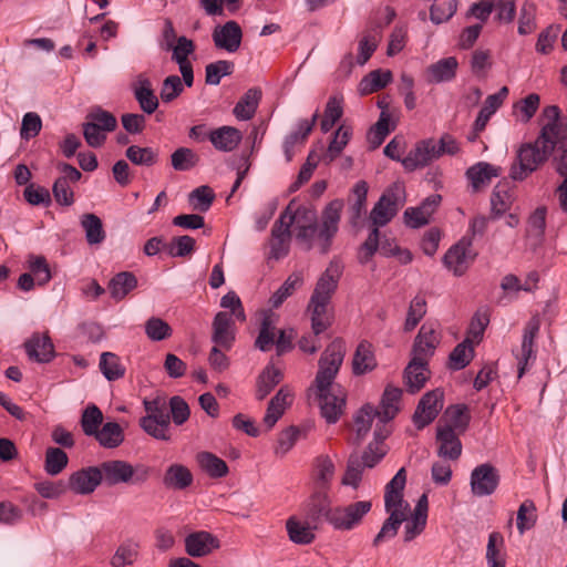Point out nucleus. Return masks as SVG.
Listing matches in <instances>:
<instances>
[{"instance_id": "69168bd1", "label": "nucleus", "mask_w": 567, "mask_h": 567, "mask_svg": "<svg viewBox=\"0 0 567 567\" xmlns=\"http://www.w3.org/2000/svg\"><path fill=\"white\" fill-rule=\"evenodd\" d=\"M196 50L195 43L185 35L178 37L177 42L169 48L172 60L179 65L190 64L188 56Z\"/></svg>"}, {"instance_id": "473e14b6", "label": "nucleus", "mask_w": 567, "mask_h": 567, "mask_svg": "<svg viewBox=\"0 0 567 567\" xmlns=\"http://www.w3.org/2000/svg\"><path fill=\"white\" fill-rule=\"evenodd\" d=\"M498 175L499 168L486 162H478L466 171V177L471 182L473 192H478L482 187L487 186L492 178Z\"/></svg>"}, {"instance_id": "58836bf2", "label": "nucleus", "mask_w": 567, "mask_h": 567, "mask_svg": "<svg viewBox=\"0 0 567 567\" xmlns=\"http://www.w3.org/2000/svg\"><path fill=\"white\" fill-rule=\"evenodd\" d=\"M390 70H373L362 78L358 91L361 95H369L384 89L392 81Z\"/></svg>"}, {"instance_id": "49530a36", "label": "nucleus", "mask_w": 567, "mask_h": 567, "mask_svg": "<svg viewBox=\"0 0 567 567\" xmlns=\"http://www.w3.org/2000/svg\"><path fill=\"white\" fill-rule=\"evenodd\" d=\"M81 226L85 231V239L89 245H99L104 241L106 234L99 216L92 213L83 214Z\"/></svg>"}, {"instance_id": "1a4fd4ad", "label": "nucleus", "mask_w": 567, "mask_h": 567, "mask_svg": "<svg viewBox=\"0 0 567 567\" xmlns=\"http://www.w3.org/2000/svg\"><path fill=\"white\" fill-rule=\"evenodd\" d=\"M292 204L293 200L281 212L279 218L272 225L268 259L280 260L289 254L291 241L290 227L296 221V214H292L291 209Z\"/></svg>"}, {"instance_id": "412c9836", "label": "nucleus", "mask_w": 567, "mask_h": 567, "mask_svg": "<svg viewBox=\"0 0 567 567\" xmlns=\"http://www.w3.org/2000/svg\"><path fill=\"white\" fill-rule=\"evenodd\" d=\"M24 349L30 360L48 363L55 357L54 346L48 333H33L25 342Z\"/></svg>"}, {"instance_id": "39448f33", "label": "nucleus", "mask_w": 567, "mask_h": 567, "mask_svg": "<svg viewBox=\"0 0 567 567\" xmlns=\"http://www.w3.org/2000/svg\"><path fill=\"white\" fill-rule=\"evenodd\" d=\"M342 272V262L333 258L316 284L307 308L310 312L311 329L316 334L324 332L332 324L328 306L338 288Z\"/></svg>"}, {"instance_id": "c03bdc74", "label": "nucleus", "mask_w": 567, "mask_h": 567, "mask_svg": "<svg viewBox=\"0 0 567 567\" xmlns=\"http://www.w3.org/2000/svg\"><path fill=\"white\" fill-rule=\"evenodd\" d=\"M391 116L389 112L382 111L379 120L368 132V142L372 150L378 148L391 131L395 130V123L390 124Z\"/></svg>"}, {"instance_id": "603ef678", "label": "nucleus", "mask_w": 567, "mask_h": 567, "mask_svg": "<svg viewBox=\"0 0 567 567\" xmlns=\"http://www.w3.org/2000/svg\"><path fill=\"white\" fill-rule=\"evenodd\" d=\"M474 355L472 341L466 338L463 342L458 343L449 357V367L454 371H458L467 367Z\"/></svg>"}, {"instance_id": "2eb2a0df", "label": "nucleus", "mask_w": 567, "mask_h": 567, "mask_svg": "<svg viewBox=\"0 0 567 567\" xmlns=\"http://www.w3.org/2000/svg\"><path fill=\"white\" fill-rule=\"evenodd\" d=\"M212 328V341L223 350H230L236 340L235 321L231 315L225 311L217 312L214 317Z\"/></svg>"}, {"instance_id": "9b49d317", "label": "nucleus", "mask_w": 567, "mask_h": 567, "mask_svg": "<svg viewBox=\"0 0 567 567\" xmlns=\"http://www.w3.org/2000/svg\"><path fill=\"white\" fill-rule=\"evenodd\" d=\"M371 508L370 501H358L347 506L334 507L330 516V524L338 530H351L361 524Z\"/></svg>"}, {"instance_id": "6e6552de", "label": "nucleus", "mask_w": 567, "mask_h": 567, "mask_svg": "<svg viewBox=\"0 0 567 567\" xmlns=\"http://www.w3.org/2000/svg\"><path fill=\"white\" fill-rule=\"evenodd\" d=\"M83 136L89 146L97 148L106 141V133L117 127L116 117L101 106H93L86 114V121L82 124Z\"/></svg>"}, {"instance_id": "bb28decb", "label": "nucleus", "mask_w": 567, "mask_h": 567, "mask_svg": "<svg viewBox=\"0 0 567 567\" xmlns=\"http://www.w3.org/2000/svg\"><path fill=\"white\" fill-rule=\"evenodd\" d=\"M208 140L220 152L234 151L243 140L241 132L234 126H220L208 133Z\"/></svg>"}, {"instance_id": "37998d69", "label": "nucleus", "mask_w": 567, "mask_h": 567, "mask_svg": "<svg viewBox=\"0 0 567 567\" xmlns=\"http://www.w3.org/2000/svg\"><path fill=\"white\" fill-rule=\"evenodd\" d=\"M444 416L447 419V424L458 434H463L470 426L471 414L468 406L464 403L452 404L446 408Z\"/></svg>"}, {"instance_id": "680f3d73", "label": "nucleus", "mask_w": 567, "mask_h": 567, "mask_svg": "<svg viewBox=\"0 0 567 567\" xmlns=\"http://www.w3.org/2000/svg\"><path fill=\"white\" fill-rule=\"evenodd\" d=\"M125 156L134 165L153 166L158 159L157 153L152 147H140L137 145L128 146Z\"/></svg>"}, {"instance_id": "4c0bfd02", "label": "nucleus", "mask_w": 567, "mask_h": 567, "mask_svg": "<svg viewBox=\"0 0 567 567\" xmlns=\"http://www.w3.org/2000/svg\"><path fill=\"white\" fill-rule=\"evenodd\" d=\"M282 372L274 364H267L257 378L256 399L262 401L282 380Z\"/></svg>"}, {"instance_id": "9d476101", "label": "nucleus", "mask_w": 567, "mask_h": 567, "mask_svg": "<svg viewBox=\"0 0 567 567\" xmlns=\"http://www.w3.org/2000/svg\"><path fill=\"white\" fill-rule=\"evenodd\" d=\"M444 405V391L440 388L427 391L420 399L412 415L413 424L417 430L430 425L440 414Z\"/></svg>"}, {"instance_id": "c9c22d12", "label": "nucleus", "mask_w": 567, "mask_h": 567, "mask_svg": "<svg viewBox=\"0 0 567 567\" xmlns=\"http://www.w3.org/2000/svg\"><path fill=\"white\" fill-rule=\"evenodd\" d=\"M140 556V543L134 538H126L116 548L111 558L112 567H132Z\"/></svg>"}, {"instance_id": "79ce46f5", "label": "nucleus", "mask_w": 567, "mask_h": 567, "mask_svg": "<svg viewBox=\"0 0 567 567\" xmlns=\"http://www.w3.org/2000/svg\"><path fill=\"white\" fill-rule=\"evenodd\" d=\"M192 472L182 464H172L171 466H168L163 477V484L167 488L178 491L187 488L188 486L192 485Z\"/></svg>"}, {"instance_id": "aec40b11", "label": "nucleus", "mask_w": 567, "mask_h": 567, "mask_svg": "<svg viewBox=\"0 0 567 567\" xmlns=\"http://www.w3.org/2000/svg\"><path fill=\"white\" fill-rule=\"evenodd\" d=\"M101 483L102 476L99 466H89L72 473L66 488L75 494L87 495L93 493Z\"/></svg>"}, {"instance_id": "20e7f679", "label": "nucleus", "mask_w": 567, "mask_h": 567, "mask_svg": "<svg viewBox=\"0 0 567 567\" xmlns=\"http://www.w3.org/2000/svg\"><path fill=\"white\" fill-rule=\"evenodd\" d=\"M403 205V185L394 183L385 188L370 212L369 218L373 225V228L370 230L368 238L360 247V264H368L374 256L379 246V227L388 225Z\"/></svg>"}, {"instance_id": "dca6fc26", "label": "nucleus", "mask_w": 567, "mask_h": 567, "mask_svg": "<svg viewBox=\"0 0 567 567\" xmlns=\"http://www.w3.org/2000/svg\"><path fill=\"white\" fill-rule=\"evenodd\" d=\"M442 196L432 194L427 196L419 206L405 209L403 217L406 226L411 228H420L430 223L431 216L439 208Z\"/></svg>"}, {"instance_id": "0e129e2a", "label": "nucleus", "mask_w": 567, "mask_h": 567, "mask_svg": "<svg viewBox=\"0 0 567 567\" xmlns=\"http://www.w3.org/2000/svg\"><path fill=\"white\" fill-rule=\"evenodd\" d=\"M426 313V300L423 296H415L408 310L406 319L404 322V330L412 331Z\"/></svg>"}, {"instance_id": "f3484780", "label": "nucleus", "mask_w": 567, "mask_h": 567, "mask_svg": "<svg viewBox=\"0 0 567 567\" xmlns=\"http://www.w3.org/2000/svg\"><path fill=\"white\" fill-rule=\"evenodd\" d=\"M306 519L317 528L322 522L330 524V516L333 508L330 505V498L326 491H318L311 495L303 506Z\"/></svg>"}, {"instance_id": "6ab92c4d", "label": "nucleus", "mask_w": 567, "mask_h": 567, "mask_svg": "<svg viewBox=\"0 0 567 567\" xmlns=\"http://www.w3.org/2000/svg\"><path fill=\"white\" fill-rule=\"evenodd\" d=\"M212 37L217 49L234 53L241 44L243 31L236 21L230 20L223 25L215 27Z\"/></svg>"}, {"instance_id": "f8f14e48", "label": "nucleus", "mask_w": 567, "mask_h": 567, "mask_svg": "<svg viewBox=\"0 0 567 567\" xmlns=\"http://www.w3.org/2000/svg\"><path fill=\"white\" fill-rule=\"evenodd\" d=\"M501 482L498 470L491 463L477 465L471 473L470 485L474 496L484 497L495 493Z\"/></svg>"}, {"instance_id": "4468645a", "label": "nucleus", "mask_w": 567, "mask_h": 567, "mask_svg": "<svg viewBox=\"0 0 567 567\" xmlns=\"http://www.w3.org/2000/svg\"><path fill=\"white\" fill-rule=\"evenodd\" d=\"M441 156L437 142L433 138H427L416 143L415 147L403 158L402 165L406 171L413 172L429 165Z\"/></svg>"}, {"instance_id": "6e6d98bb", "label": "nucleus", "mask_w": 567, "mask_h": 567, "mask_svg": "<svg viewBox=\"0 0 567 567\" xmlns=\"http://www.w3.org/2000/svg\"><path fill=\"white\" fill-rule=\"evenodd\" d=\"M378 410L371 404H364L354 416L355 434L358 442H361L369 433Z\"/></svg>"}, {"instance_id": "3c124183", "label": "nucleus", "mask_w": 567, "mask_h": 567, "mask_svg": "<svg viewBox=\"0 0 567 567\" xmlns=\"http://www.w3.org/2000/svg\"><path fill=\"white\" fill-rule=\"evenodd\" d=\"M308 520L307 524H301L296 517H289L286 522L289 539L299 545L311 544L315 540V534Z\"/></svg>"}, {"instance_id": "4d7b16f0", "label": "nucleus", "mask_w": 567, "mask_h": 567, "mask_svg": "<svg viewBox=\"0 0 567 567\" xmlns=\"http://www.w3.org/2000/svg\"><path fill=\"white\" fill-rule=\"evenodd\" d=\"M69 457L60 447H48L45 451L44 470L51 475L60 474L68 465Z\"/></svg>"}, {"instance_id": "c756f323", "label": "nucleus", "mask_w": 567, "mask_h": 567, "mask_svg": "<svg viewBox=\"0 0 567 567\" xmlns=\"http://www.w3.org/2000/svg\"><path fill=\"white\" fill-rule=\"evenodd\" d=\"M429 365L411 360L403 372L406 391L411 394L419 392L429 380Z\"/></svg>"}, {"instance_id": "8fccbe9b", "label": "nucleus", "mask_w": 567, "mask_h": 567, "mask_svg": "<svg viewBox=\"0 0 567 567\" xmlns=\"http://www.w3.org/2000/svg\"><path fill=\"white\" fill-rule=\"evenodd\" d=\"M406 520V514L404 509H394L389 517L382 524L380 532L373 539V546H379L386 539H391L396 536L398 530L403 522Z\"/></svg>"}, {"instance_id": "72a5a7b5", "label": "nucleus", "mask_w": 567, "mask_h": 567, "mask_svg": "<svg viewBox=\"0 0 567 567\" xmlns=\"http://www.w3.org/2000/svg\"><path fill=\"white\" fill-rule=\"evenodd\" d=\"M377 368V360L372 344L365 340L361 341L354 352L352 371L354 375H362Z\"/></svg>"}, {"instance_id": "338daca9", "label": "nucleus", "mask_w": 567, "mask_h": 567, "mask_svg": "<svg viewBox=\"0 0 567 567\" xmlns=\"http://www.w3.org/2000/svg\"><path fill=\"white\" fill-rule=\"evenodd\" d=\"M352 136V130L350 126L340 125L339 128L334 132L333 137L328 146L327 156L330 161H333L338 157Z\"/></svg>"}, {"instance_id": "864d4df0", "label": "nucleus", "mask_w": 567, "mask_h": 567, "mask_svg": "<svg viewBox=\"0 0 567 567\" xmlns=\"http://www.w3.org/2000/svg\"><path fill=\"white\" fill-rule=\"evenodd\" d=\"M100 370L109 381H115L124 377L125 368L121 359L113 352H103L99 363Z\"/></svg>"}, {"instance_id": "423d86ee", "label": "nucleus", "mask_w": 567, "mask_h": 567, "mask_svg": "<svg viewBox=\"0 0 567 567\" xmlns=\"http://www.w3.org/2000/svg\"><path fill=\"white\" fill-rule=\"evenodd\" d=\"M102 482L107 486L131 484L140 486L145 484L152 474V468L145 464L132 465L123 460H110L99 465Z\"/></svg>"}, {"instance_id": "f03ea898", "label": "nucleus", "mask_w": 567, "mask_h": 567, "mask_svg": "<svg viewBox=\"0 0 567 567\" xmlns=\"http://www.w3.org/2000/svg\"><path fill=\"white\" fill-rule=\"evenodd\" d=\"M344 354V341L337 338L326 348L318 362L319 369L313 386L320 414L329 424H334L339 421L347 403L346 390L340 384L333 383L343 362Z\"/></svg>"}, {"instance_id": "a19ab883", "label": "nucleus", "mask_w": 567, "mask_h": 567, "mask_svg": "<svg viewBox=\"0 0 567 567\" xmlns=\"http://www.w3.org/2000/svg\"><path fill=\"white\" fill-rule=\"evenodd\" d=\"M505 539L501 532H492L488 535L486 546V561L488 567H505Z\"/></svg>"}, {"instance_id": "2f4dec72", "label": "nucleus", "mask_w": 567, "mask_h": 567, "mask_svg": "<svg viewBox=\"0 0 567 567\" xmlns=\"http://www.w3.org/2000/svg\"><path fill=\"white\" fill-rule=\"evenodd\" d=\"M369 185L365 181L357 182L351 189L350 207H349V220L352 226H357L362 218V215L367 209V196Z\"/></svg>"}, {"instance_id": "b1692460", "label": "nucleus", "mask_w": 567, "mask_h": 567, "mask_svg": "<svg viewBox=\"0 0 567 567\" xmlns=\"http://www.w3.org/2000/svg\"><path fill=\"white\" fill-rule=\"evenodd\" d=\"M218 547V539L208 532H195L185 538V550L190 557L206 556Z\"/></svg>"}, {"instance_id": "7c9ffc66", "label": "nucleus", "mask_w": 567, "mask_h": 567, "mask_svg": "<svg viewBox=\"0 0 567 567\" xmlns=\"http://www.w3.org/2000/svg\"><path fill=\"white\" fill-rule=\"evenodd\" d=\"M134 97L141 110L146 114H153L158 107V99L152 89L150 79L140 76L133 87Z\"/></svg>"}, {"instance_id": "cd10ccee", "label": "nucleus", "mask_w": 567, "mask_h": 567, "mask_svg": "<svg viewBox=\"0 0 567 567\" xmlns=\"http://www.w3.org/2000/svg\"><path fill=\"white\" fill-rule=\"evenodd\" d=\"M402 389L388 384L381 396L378 417L381 423H386L395 417L399 412V402L402 398Z\"/></svg>"}, {"instance_id": "7ed1b4c3", "label": "nucleus", "mask_w": 567, "mask_h": 567, "mask_svg": "<svg viewBox=\"0 0 567 567\" xmlns=\"http://www.w3.org/2000/svg\"><path fill=\"white\" fill-rule=\"evenodd\" d=\"M343 209V200L333 199L323 209L321 215V223L318 226L316 223L315 212L305 206H299L292 214L297 218H303L308 224L297 225L296 238L300 241L307 243V249L312 248V239L317 235L320 252L326 255L329 252L332 240L339 230V223L341 219V212Z\"/></svg>"}, {"instance_id": "f704fd0d", "label": "nucleus", "mask_w": 567, "mask_h": 567, "mask_svg": "<svg viewBox=\"0 0 567 567\" xmlns=\"http://www.w3.org/2000/svg\"><path fill=\"white\" fill-rule=\"evenodd\" d=\"M137 287V278L131 271H121L114 275L109 281L107 289L111 298L115 301L123 300Z\"/></svg>"}, {"instance_id": "a18cd8bd", "label": "nucleus", "mask_w": 567, "mask_h": 567, "mask_svg": "<svg viewBox=\"0 0 567 567\" xmlns=\"http://www.w3.org/2000/svg\"><path fill=\"white\" fill-rule=\"evenodd\" d=\"M200 468L212 478H221L228 474L227 463L210 452H200L197 455Z\"/></svg>"}, {"instance_id": "5fc2aeb1", "label": "nucleus", "mask_w": 567, "mask_h": 567, "mask_svg": "<svg viewBox=\"0 0 567 567\" xmlns=\"http://www.w3.org/2000/svg\"><path fill=\"white\" fill-rule=\"evenodd\" d=\"M235 64L231 61L218 60L205 66V83L208 85H218L221 78L231 75Z\"/></svg>"}, {"instance_id": "ea45409f", "label": "nucleus", "mask_w": 567, "mask_h": 567, "mask_svg": "<svg viewBox=\"0 0 567 567\" xmlns=\"http://www.w3.org/2000/svg\"><path fill=\"white\" fill-rule=\"evenodd\" d=\"M261 90L259 87H251L240 97L236 103L233 113L240 121L250 120L258 107L261 99Z\"/></svg>"}, {"instance_id": "ddd939ff", "label": "nucleus", "mask_w": 567, "mask_h": 567, "mask_svg": "<svg viewBox=\"0 0 567 567\" xmlns=\"http://www.w3.org/2000/svg\"><path fill=\"white\" fill-rule=\"evenodd\" d=\"M440 342L441 337L435 328L430 323L422 324L413 342L411 360L429 365Z\"/></svg>"}, {"instance_id": "c85d7f7f", "label": "nucleus", "mask_w": 567, "mask_h": 567, "mask_svg": "<svg viewBox=\"0 0 567 567\" xmlns=\"http://www.w3.org/2000/svg\"><path fill=\"white\" fill-rule=\"evenodd\" d=\"M427 509H429V502L426 494H423L420 496L415 507L414 512L412 514V517L410 520L405 524V533H404V540L411 542L414 539L417 535H420L426 525L427 519Z\"/></svg>"}, {"instance_id": "774afa93", "label": "nucleus", "mask_w": 567, "mask_h": 567, "mask_svg": "<svg viewBox=\"0 0 567 567\" xmlns=\"http://www.w3.org/2000/svg\"><path fill=\"white\" fill-rule=\"evenodd\" d=\"M145 333L152 341H162L173 333L171 326L158 317H151L145 322Z\"/></svg>"}, {"instance_id": "de8ad7c7", "label": "nucleus", "mask_w": 567, "mask_h": 567, "mask_svg": "<svg viewBox=\"0 0 567 567\" xmlns=\"http://www.w3.org/2000/svg\"><path fill=\"white\" fill-rule=\"evenodd\" d=\"M101 446L105 449H115L124 441L123 429L117 422H107L99 429L97 434L93 435Z\"/></svg>"}, {"instance_id": "052dcab7", "label": "nucleus", "mask_w": 567, "mask_h": 567, "mask_svg": "<svg viewBox=\"0 0 567 567\" xmlns=\"http://www.w3.org/2000/svg\"><path fill=\"white\" fill-rule=\"evenodd\" d=\"M102 422L103 413L95 404L89 405L83 411L81 417V426L85 435L93 436L94 434H97Z\"/></svg>"}, {"instance_id": "5701e85b", "label": "nucleus", "mask_w": 567, "mask_h": 567, "mask_svg": "<svg viewBox=\"0 0 567 567\" xmlns=\"http://www.w3.org/2000/svg\"><path fill=\"white\" fill-rule=\"evenodd\" d=\"M539 331V322L537 320H530L523 333L520 351L517 354L518 360V378H522L527 369L530 360L536 359L534 351V340Z\"/></svg>"}, {"instance_id": "e433bc0d", "label": "nucleus", "mask_w": 567, "mask_h": 567, "mask_svg": "<svg viewBox=\"0 0 567 567\" xmlns=\"http://www.w3.org/2000/svg\"><path fill=\"white\" fill-rule=\"evenodd\" d=\"M381 24L370 25V28L364 32L363 37L359 41V52L357 56L358 64L363 65L369 61L378 48L381 40Z\"/></svg>"}, {"instance_id": "a878e982", "label": "nucleus", "mask_w": 567, "mask_h": 567, "mask_svg": "<svg viewBox=\"0 0 567 567\" xmlns=\"http://www.w3.org/2000/svg\"><path fill=\"white\" fill-rule=\"evenodd\" d=\"M292 402V395L287 386H281L278 392L270 399L266 414L264 416V424L268 430L272 429L278 420L284 415L287 406Z\"/></svg>"}, {"instance_id": "0eeeda50", "label": "nucleus", "mask_w": 567, "mask_h": 567, "mask_svg": "<svg viewBox=\"0 0 567 567\" xmlns=\"http://www.w3.org/2000/svg\"><path fill=\"white\" fill-rule=\"evenodd\" d=\"M143 405L147 415L141 417V427L157 440L169 441L171 416L167 412L165 399L161 396L153 400L145 399Z\"/></svg>"}, {"instance_id": "13d9d810", "label": "nucleus", "mask_w": 567, "mask_h": 567, "mask_svg": "<svg viewBox=\"0 0 567 567\" xmlns=\"http://www.w3.org/2000/svg\"><path fill=\"white\" fill-rule=\"evenodd\" d=\"M303 282V278L300 274L290 275L285 282L274 292L270 298L272 308L280 307L284 301L290 297L295 290L300 287Z\"/></svg>"}, {"instance_id": "bf43d9fd", "label": "nucleus", "mask_w": 567, "mask_h": 567, "mask_svg": "<svg viewBox=\"0 0 567 567\" xmlns=\"http://www.w3.org/2000/svg\"><path fill=\"white\" fill-rule=\"evenodd\" d=\"M334 475V464L328 455H320L316 458V482L321 491L330 486Z\"/></svg>"}, {"instance_id": "e2e57ef3", "label": "nucleus", "mask_w": 567, "mask_h": 567, "mask_svg": "<svg viewBox=\"0 0 567 567\" xmlns=\"http://www.w3.org/2000/svg\"><path fill=\"white\" fill-rule=\"evenodd\" d=\"M171 161L175 171L185 172L195 167L199 157L192 148L179 147L171 155Z\"/></svg>"}, {"instance_id": "4be33fe9", "label": "nucleus", "mask_w": 567, "mask_h": 567, "mask_svg": "<svg viewBox=\"0 0 567 567\" xmlns=\"http://www.w3.org/2000/svg\"><path fill=\"white\" fill-rule=\"evenodd\" d=\"M458 433L450 426H439L436 441L439 442L437 455L440 457L456 461L462 454V442Z\"/></svg>"}, {"instance_id": "09e8293b", "label": "nucleus", "mask_w": 567, "mask_h": 567, "mask_svg": "<svg viewBox=\"0 0 567 567\" xmlns=\"http://www.w3.org/2000/svg\"><path fill=\"white\" fill-rule=\"evenodd\" d=\"M513 198L506 183H498L491 195V218H499L512 205Z\"/></svg>"}, {"instance_id": "a211bd4d", "label": "nucleus", "mask_w": 567, "mask_h": 567, "mask_svg": "<svg viewBox=\"0 0 567 567\" xmlns=\"http://www.w3.org/2000/svg\"><path fill=\"white\" fill-rule=\"evenodd\" d=\"M471 246L472 240L463 238L457 244L453 245L443 257L444 266L457 277L466 272L468 259L473 260L475 257V255H470L468 248Z\"/></svg>"}, {"instance_id": "393cba45", "label": "nucleus", "mask_w": 567, "mask_h": 567, "mask_svg": "<svg viewBox=\"0 0 567 567\" xmlns=\"http://www.w3.org/2000/svg\"><path fill=\"white\" fill-rule=\"evenodd\" d=\"M457 69L458 61L455 56L440 59L426 68V80L433 84L451 82L455 79Z\"/></svg>"}, {"instance_id": "f257e3e1", "label": "nucleus", "mask_w": 567, "mask_h": 567, "mask_svg": "<svg viewBox=\"0 0 567 567\" xmlns=\"http://www.w3.org/2000/svg\"><path fill=\"white\" fill-rule=\"evenodd\" d=\"M540 132L536 140L524 143L517 151V164L511 168L514 181H524L546 163L555 152H567V117L561 115L557 105L543 110Z\"/></svg>"}]
</instances>
